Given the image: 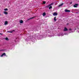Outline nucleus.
Here are the masks:
<instances>
[{
	"label": "nucleus",
	"mask_w": 79,
	"mask_h": 79,
	"mask_svg": "<svg viewBox=\"0 0 79 79\" xmlns=\"http://www.w3.org/2000/svg\"><path fill=\"white\" fill-rule=\"evenodd\" d=\"M53 3H52L51 4H49L48 6H47V8H48V7H49V6H51V5H53Z\"/></svg>",
	"instance_id": "nucleus-1"
},
{
	"label": "nucleus",
	"mask_w": 79,
	"mask_h": 79,
	"mask_svg": "<svg viewBox=\"0 0 79 79\" xmlns=\"http://www.w3.org/2000/svg\"><path fill=\"white\" fill-rule=\"evenodd\" d=\"M58 14L56 12H55L53 14L54 16H57Z\"/></svg>",
	"instance_id": "nucleus-2"
},
{
	"label": "nucleus",
	"mask_w": 79,
	"mask_h": 79,
	"mask_svg": "<svg viewBox=\"0 0 79 79\" xmlns=\"http://www.w3.org/2000/svg\"><path fill=\"white\" fill-rule=\"evenodd\" d=\"M65 12H71V11H70L69 10H67V9H66L65 10Z\"/></svg>",
	"instance_id": "nucleus-3"
},
{
	"label": "nucleus",
	"mask_w": 79,
	"mask_h": 79,
	"mask_svg": "<svg viewBox=\"0 0 79 79\" xmlns=\"http://www.w3.org/2000/svg\"><path fill=\"white\" fill-rule=\"evenodd\" d=\"M4 55V56H5L6 55V54H5V53H3V54H2V55L1 56V57H2V56H3Z\"/></svg>",
	"instance_id": "nucleus-4"
},
{
	"label": "nucleus",
	"mask_w": 79,
	"mask_h": 79,
	"mask_svg": "<svg viewBox=\"0 0 79 79\" xmlns=\"http://www.w3.org/2000/svg\"><path fill=\"white\" fill-rule=\"evenodd\" d=\"M64 31H68V29H67L66 28V27H65L64 28Z\"/></svg>",
	"instance_id": "nucleus-5"
},
{
	"label": "nucleus",
	"mask_w": 79,
	"mask_h": 79,
	"mask_svg": "<svg viewBox=\"0 0 79 79\" xmlns=\"http://www.w3.org/2000/svg\"><path fill=\"white\" fill-rule=\"evenodd\" d=\"M8 24V21H6L4 23L5 25H6V24Z\"/></svg>",
	"instance_id": "nucleus-6"
},
{
	"label": "nucleus",
	"mask_w": 79,
	"mask_h": 79,
	"mask_svg": "<svg viewBox=\"0 0 79 79\" xmlns=\"http://www.w3.org/2000/svg\"><path fill=\"white\" fill-rule=\"evenodd\" d=\"M63 5V3H62V4H60L59 5V7Z\"/></svg>",
	"instance_id": "nucleus-7"
},
{
	"label": "nucleus",
	"mask_w": 79,
	"mask_h": 79,
	"mask_svg": "<svg viewBox=\"0 0 79 79\" xmlns=\"http://www.w3.org/2000/svg\"><path fill=\"white\" fill-rule=\"evenodd\" d=\"M4 14H5V15H7L8 14V12H6V11H5L4 12Z\"/></svg>",
	"instance_id": "nucleus-8"
},
{
	"label": "nucleus",
	"mask_w": 79,
	"mask_h": 79,
	"mask_svg": "<svg viewBox=\"0 0 79 79\" xmlns=\"http://www.w3.org/2000/svg\"><path fill=\"white\" fill-rule=\"evenodd\" d=\"M20 23H23V20H20Z\"/></svg>",
	"instance_id": "nucleus-9"
},
{
	"label": "nucleus",
	"mask_w": 79,
	"mask_h": 79,
	"mask_svg": "<svg viewBox=\"0 0 79 79\" xmlns=\"http://www.w3.org/2000/svg\"><path fill=\"white\" fill-rule=\"evenodd\" d=\"M46 15V14L44 12L43 13V15L44 16H45V15Z\"/></svg>",
	"instance_id": "nucleus-10"
},
{
	"label": "nucleus",
	"mask_w": 79,
	"mask_h": 79,
	"mask_svg": "<svg viewBox=\"0 0 79 79\" xmlns=\"http://www.w3.org/2000/svg\"><path fill=\"white\" fill-rule=\"evenodd\" d=\"M35 18V16L28 19V20H29V19H33V18Z\"/></svg>",
	"instance_id": "nucleus-11"
},
{
	"label": "nucleus",
	"mask_w": 79,
	"mask_h": 79,
	"mask_svg": "<svg viewBox=\"0 0 79 79\" xmlns=\"http://www.w3.org/2000/svg\"><path fill=\"white\" fill-rule=\"evenodd\" d=\"M54 21H56V17H55L54 18Z\"/></svg>",
	"instance_id": "nucleus-12"
},
{
	"label": "nucleus",
	"mask_w": 79,
	"mask_h": 79,
	"mask_svg": "<svg viewBox=\"0 0 79 79\" xmlns=\"http://www.w3.org/2000/svg\"><path fill=\"white\" fill-rule=\"evenodd\" d=\"M77 4H75L73 6L74 7H77Z\"/></svg>",
	"instance_id": "nucleus-13"
},
{
	"label": "nucleus",
	"mask_w": 79,
	"mask_h": 79,
	"mask_svg": "<svg viewBox=\"0 0 79 79\" xmlns=\"http://www.w3.org/2000/svg\"><path fill=\"white\" fill-rule=\"evenodd\" d=\"M4 11H8V9L6 8L4 9Z\"/></svg>",
	"instance_id": "nucleus-14"
},
{
	"label": "nucleus",
	"mask_w": 79,
	"mask_h": 79,
	"mask_svg": "<svg viewBox=\"0 0 79 79\" xmlns=\"http://www.w3.org/2000/svg\"><path fill=\"white\" fill-rule=\"evenodd\" d=\"M51 8H52V6H50L49 8V9H51Z\"/></svg>",
	"instance_id": "nucleus-15"
},
{
	"label": "nucleus",
	"mask_w": 79,
	"mask_h": 79,
	"mask_svg": "<svg viewBox=\"0 0 79 79\" xmlns=\"http://www.w3.org/2000/svg\"><path fill=\"white\" fill-rule=\"evenodd\" d=\"M5 39H6V40H8V38L6 37V38H5Z\"/></svg>",
	"instance_id": "nucleus-16"
},
{
	"label": "nucleus",
	"mask_w": 79,
	"mask_h": 79,
	"mask_svg": "<svg viewBox=\"0 0 79 79\" xmlns=\"http://www.w3.org/2000/svg\"><path fill=\"white\" fill-rule=\"evenodd\" d=\"M43 4H45V3H46L44 1V2H43Z\"/></svg>",
	"instance_id": "nucleus-17"
},
{
	"label": "nucleus",
	"mask_w": 79,
	"mask_h": 79,
	"mask_svg": "<svg viewBox=\"0 0 79 79\" xmlns=\"http://www.w3.org/2000/svg\"><path fill=\"white\" fill-rule=\"evenodd\" d=\"M8 32H10V33H11V32H12V31H8Z\"/></svg>",
	"instance_id": "nucleus-18"
},
{
	"label": "nucleus",
	"mask_w": 79,
	"mask_h": 79,
	"mask_svg": "<svg viewBox=\"0 0 79 79\" xmlns=\"http://www.w3.org/2000/svg\"><path fill=\"white\" fill-rule=\"evenodd\" d=\"M72 30L71 29H69V30L70 31H71Z\"/></svg>",
	"instance_id": "nucleus-19"
},
{
	"label": "nucleus",
	"mask_w": 79,
	"mask_h": 79,
	"mask_svg": "<svg viewBox=\"0 0 79 79\" xmlns=\"http://www.w3.org/2000/svg\"><path fill=\"white\" fill-rule=\"evenodd\" d=\"M0 34H1V33H0Z\"/></svg>",
	"instance_id": "nucleus-20"
}]
</instances>
